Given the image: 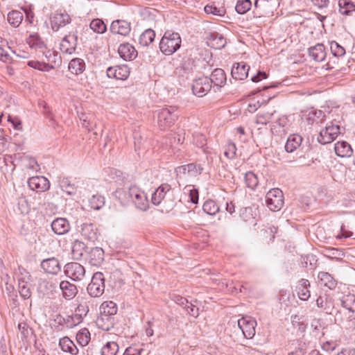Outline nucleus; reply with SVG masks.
Returning <instances> with one entry per match:
<instances>
[{
    "label": "nucleus",
    "instance_id": "1",
    "mask_svg": "<svg viewBox=\"0 0 355 355\" xmlns=\"http://www.w3.org/2000/svg\"><path fill=\"white\" fill-rule=\"evenodd\" d=\"M181 42L179 33L167 31L159 42L160 51L165 55H171L180 49Z\"/></svg>",
    "mask_w": 355,
    "mask_h": 355
},
{
    "label": "nucleus",
    "instance_id": "2",
    "mask_svg": "<svg viewBox=\"0 0 355 355\" xmlns=\"http://www.w3.org/2000/svg\"><path fill=\"white\" fill-rule=\"evenodd\" d=\"M177 107H169L160 110L157 113V124L161 130L171 127L178 117Z\"/></svg>",
    "mask_w": 355,
    "mask_h": 355
},
{
    "label": "nucleus",
    "instance_id": "3",
    "mask_svg": "<svg viewBox=\"0 0 355 355\" xmlns=\"http://www.w3.org/2000/svg\"><path fill=\"white\" fill-rule=\"evenodd\" d=\"M284 194L278 188L270 189L266 196V203L270 210L279 211L284 205Z\"/></svg>",
    "mask_w": 355,
    "mask_h": 355
},
{
    "label": "nucleus",
    "instance_id": "4",
    "mask_svg": "<svg viewBox=\"0 0 355 355\" xmlns=\"http://www.w3.org/2000/svg\"><path fill=\"white\" fill-rule=\"evenodd\" d=\"M340 133V126L331 122V124L326 125L320 131L317 139L321 144H327L335 140Z\"/></svg>",
    "mask_w": 355,
    "mask_h": 355
},
{
    "label": "nucleus",
    "instance_id": "5",
    "mask_svg": "<svg viewBox=\"0 0 355 355\" xmlns=\"http://www.w3.org/2000/svg\"><path fill=\"white\" fill-rule=\"evenodd\" d=\"M105 290L104 276L102 272H96L92 278L90 284L87 286V291L91 297H100Z\"/></svg>",
    "mask_w": 355,
    "mask_h": 355
},
{
    "label": "nucleus",
    "instance_id": "6",
    "mask_svg": "<svg viewBox=\"0 0 355 355\" xmlns=\"http://www.w3.org/2000/svg\"><path fill=\"white\" fill-rule=\"evenodd\" d=\"M128 196L136 207L141 211L148 208V200L146 193L136 186H131L128 189Z\"/></svg>",
    "mask_w": 355,
    "mask_h": 355
},
{
    "label": "nucleus",
    "instance_id": "7",
    "mask_svg": "<svg viewBox=\"0 0 355 355\" xmlns=\"http://www.w3.org/2000/svg\"><path fill=\"white\" fill-rule=\"evenodd\" d=\"M238 327L241 330L244 338L251 339L255 335L257 321L250 316H245L238 320Z\"/></svg>",
    "mask_w": 355,
    "mask_h": 355
},
{
    "label": "nucleus",
    "instance_id": "8",
    "mask_svg": "<svg viewBox=\"0 0 355 355\" xmlns=\"http://www.w3.org/2000/svg\"><path fill=\"white\" fill-rule=\"evenodd\" d=\"M64 273L73 281H81L85 276V269L79 263L70 262L64 266Z\"/></svg>",
    "mask_w": 355,
    "mask_h": 355
},
{
    "label": "nucleus",
    "instance_id": "9",
    "mask_svg": "<svg viewBox=\"0 0 355 355\" xmlns=\"http://www.w3.org/2000/svg\"><path fill=\"white\" fill-rule=\"evenodd\" d=\"M211 88V80L207 76H202L193 80L192 91L198 97L205 96Z\"/></svg>",
    "mask_w": 355,
    "mask_h": 355
},
{
    "label": "nucleus",
    "instance_id": "10",
    "mask_svg": "<svg viewBox=\"0 0 355 355\" xmlns=\"http://www.w3.org/2000/svg\"><path fill=\"white\" fill-rule=\"evenodd\" d=\"M77 223H80V225H78V227L80 228L78 231L83 239L89 241H94L97 239V229L93 223L79 221H77Z\"/></svg>",
    "mask_w": 355,
    "mask_h": 355
},
{
    "label": "nucleus",
    "instance_id": "11",
    "mask_svg": "<svg viewBox=\"0 0 355 355\" xmlns=\"http://www.w3.org/2000/svg\"><path fill=\"white\" fill-rule=\"evenodd\" d=\"M130 23L122 19L113 21L110 27V31L113 35H120L122 36H127L130 33Z\"/></svg>",
    "mask_w": 355,
    "mask_h": 355
},
{
    "label": "nucleus",
    "instance_id": "12",
    "mask_svg": "<svg viewBox=\"0 0 355 355\" xmlns=\"http://www.w3.org/2000/svg\"><path fill=\"white\" fill-rule=\"evenodd\" d=\"M28 184L30 189L37 192H44L50 187V182L44 176H33L28 179Z\"/></svg>",
    "mask_w": 355,
    "mask_h": 355
},
{
    "label": "nucleus",
    "instance_id": "13",
    "mask_svg": "<svg viewBox=\"0 0 355 355\" xmlns=\"http://www.w3.org/2000/svg\"><path fill=\"white\" fill-rule=\"evenodd\" d=\"M106 73L110 78L124 80L129 76L130 69L127 65L110 67L107 68Z\"/></svg>",
    "mask_w": 355,
    "mask_h": 355
},
{
    "label": "nucleus",
    "instance_id": "14",
    "mask_svg": "<svg viewBox=\"0 0 355 355\" xmlns=\"http://www.w3.org/2000/svg\"><path fill=\"white\" fill-rule=\"evenodd\" d=\"M50 21L52 29L57 31L60 27L69 24L71 21V18L65 12H55L51 17Z\"/></svg>",
    "mask_w": 355,
    "mask_h": 355
},
{
    "label": "nucleus",
    "instance_id": "15",
    "mask_svg": "<svg viewBox=\"0 0 355 355\" xmlns=\"http://www.w3.org/2000/svg\"><path fill=\"white\" fill-rule=\"evenodd\" d=\"M77 46V36L75 35H66L60 43V49L63 53L72 54Z\"/></svg>",
    "mask_w": 355,
    "mask_h": 355
},
{
    "label": "nucleus",
    "instance_id": "16",
    "mask_svg": "<svg viewBox=\"0 0 355 355\" xmlns=\"http://www.w3.org/2000/svg\"><path fill=\"white\" fill-rule=\"evenodd\" d=\"M250 70V67L245 62H238L234 64L231 74L233 78L236 80H244L248 76V72Z\"/></svg>",
    "mask_w": 355,
    "mask_h": 355
},
{
    "label": "nucleus",
    "instance_id": "17",
    "mask_svg": "<svg viewBox=\"0 0 355 355\" xmlns=\"http://www.w3.org/2000/svg\"><path fill=\"white\" fill-rule=\"evenodd\" d=\"M51 228L55 234L63 235L69 231L70 225L66 218H58L51 223Z\"/></svg>",
    "mask_w": 355,
    "mask_h": 355
},
{
    "label": "nucleus",
    "instance_id": "18",
    "mask_svg": "<svg viewBox=\"0 0 355 355\" xmlns=\"http://www.w3.org/2000/svg\"><path fill=\"white\" fill-rule=\"evenodd\" d=\"M104 261V251L101 248H93L88 252V261L94 266H99Z\"/></svg>",
    "mask_w": 355,
    "mask_h": 355
},
{
    "label": "nucleus",
    "instance_id": "19",
    "mask_svg": "<svg viewBox=\"0 0 355 355\" xmlns=\"http://www.w3.org/2000/svg\"><path fill=\"white\" fill-rule=\"evenodd\" d=\"M41 266L46 272L53 275L58 273L61 269L58 260L54 257L43 260Z\"/></svg>",
    "mask_w": 355,
    "mask_h": 355
},
{
    "label": "nucleus",
    "instance_id": "20",
    "mask_svg": "<svg viewBox=\"0 0 355 355\" xmlns=\"http://www.w3.org/2000/svg\"><path fill=\"white\" fill-rule=\"evenodd\" d=\"M118 52L121 58L125 60H132L137 55V51L135 47L128 43L122 44L119 46Z\"/></svg>",
    "mask_w": 355,
    "mask_h": 355
},
{
    "label": "nucleus",
    "instance_id": "21",
    "mask_svg": "<svg viewBox=\"0 0 355 355\" xmlns=\"http://www.w3.org/2000/svg\"><path fill=\"white\" fill-rule=\"evenodd\" d=\"M334 151L336 155L340 157H349L353 153L351 145L345 141L336 143Z\"/></svg>",
    "mask_w": 355,
    "mask_h": 355
},
{
    "label": "nucleus",
    "instance_id": "22",
    "mask_svg": "<svg viewBox=\"0 0 355 355\" xmlns=\"http://www.w3.org/2000/svg\"><path fill=\"white\" fill-rule=\"evenodd\" d=\"M60 288L62 291L63 297L67 300L73 299L78 293L77 287L68 281H62L60 283Z\"/></svg>",
    "mask_w": 355,
    "mask_h": 355
},
{
    "label": "nucleus",
    "instance_id": "23",
    "mask_svg": "<svg viewBox=\"0 0 355 355\" xmlns=\"http://www.w3.org/2000/svg\"><path fill=\"white\" fill-rule=\"evenodd\" d=\"M309 56L316 62H322L326 56L325 48L323 44H318L309 49Z\"/></svg>",
    "mask_w": 355,
    "mask_h": 355
},
{
    "label": "nucleus",
    "instance_id": "24",
    "mask_svg": "<svg viewBox=\"0 0 355 355\" xmlns=\"http://www.w3.org/2000/svg\"><path fill=\"white\" fill-rule=\"evenodd\" d=\"M302 137L300 135L293 134L291 135L286 141L285 145V150L288 153H293L295 150L298 147L300 146L302 142Z\"/></svg>",
    "mask_w": 355,
    "mask_h": 355
},
{
    "label": "nucleus",
    "instance_id": "25",
    "mask_svg": "<svg viewBox=\"0 0 355 355\" xmlns=\"http://www.w3.org/2000/svg\"><path fill=\"white\" fill-rule=\"evenodd\" d=\"M324 120L325 114L322 110H310L306 116V121L309 125L322 123Z\"/></svg>",
    "mask_w": 355,
    "mask_h": 355
},
{
    "label": "nucleus",
    "instance_id": "26",
    "mask_svg": "<svg viewBox=\"0 0 355 355\" xmlns=\"http://www.w3.org/2000/svg\"><path fill=\"white\" fill-rule=\"evenodd\" d=\"M114 317L108 316L107 315L100 313L97 318L96 323L97 326L103 331H109L114 326Z\"/></svg>",
    "mask_w": 355,
    "mask_h": 355
},
{
    "label": "nucleus",
    "instance_id": "27",
    "mask_svg": "<svg viewBox=\"0 0 355 355\" xmlns=\"http://www.w3.org/2000/svg\"><path fill=\"white\" fill-rule=\"evenodd\" d=\"M209 78L211 80V85L213 83L216 86L221 87L226 81V75L223 69H215L211 74V78Z\"/></svg>",
    "mask_w": 355,
    "mask_h": 355
},
{
    "label": "nucleus",
    "instance_id": "28",
    "mask_svg": "<svg viewBox=\"0 0 355 355\" xmlns=\"http://www.w3.org/2000/svg\"><path fill=\"white\" fill-rule=\"evenodd\" d=\"M339 12L343 15H351L355 12V3L352 0L338 1Z\"/></svg>",
    "mask_w": 355,
    "mask_h": 355
},
{
    "label": "nucleus",
    "instance_id": "29",
    "mask_svg": "<svg viewBox=\"0 0 355 355\" xmlns=\"http://www.w3.org/2000/svg\"><path fill=\"white\" fill-rule=\"evenodd\" d=\"M59 344L62 351L65 352H69L72 355H76L78 352L76 345L67 337L61 338Z\"/></svg>",
    "mask_w": 355,
    "mask_h": 355
},
{
    "label": "nucleus",
    "instance_id": "30",
    "mask_svg": "<svg viewBox=\"0 0 355 355\" xmlns=\"http://www.w3.org/2000/svg\"><path fill=\"white\" fill-rule=\"evenodd\" d=\"M117 306L116 303L112 301H106L102 303L100 307V313L103 315H108L114 317L117 313Z\"/></svg>",
    "mask_w": 355,
    "mask_h": 355
},
{
    "label": "nucleus",
    "instance_id": "31",
    "mask_svg": "<svg viewBox=\"0 0 355 355\" xmlns=\"http://www.w3.org/2000/svg\"><path fill=\"white\" fill-rule=\"evenodd\" d=\"M69 71L76 75L82 73L85 69V63L83 59H72L69 64Z\"/></svg>",
    "mask_w": 355,
    "mask_h": 355
},
{
    "label": "nucleus",
    "instance_id": "32",
    "mask_svg": "<svg viewBox=\"0 0 355 355\" xmlns=\"http://www.w3.org/2000/svg\"><path fill=\"white\" fill-rule=\"evenodd\" d=\"M318 277L320 280L321 285H323L324 286H326L329 289H333L336 286V281L328 272H319Z\"/></svg>",
    "mask_w": 355,
    "mask_h": 355
},
{
    "label": "nucleus",
    "instance_id": "33",
    "mask_svg": "<svg viewBox=\"0 0 355 355\" xmlns=\"http://www.w3.org/2000/svg\"><path fill=\"white\" fill-rule=\"evenodd\" d=\"M24 19L23 13L19 10H12L7 15L8 22L13 27H18Z\"/></svg>",
    "mask_w": 355,
    "mask_h": 355
},
{
    "label": "nucleus",
    "instance_id": "34",
    "mask_svg": "<svg viewBox=\"0 0 355 355\" xmlns=\"http://www.w3.org/2000/svg\"><path fill=\"white\" fill-rule=\"evenodd\" d=\"M85 248L86 245L83 242L79 240L74 241L71 247V254L73 258L76 260L80 259L83 257Z\"/></svg>",
    "mask_w": 355,
    "mask_h": 355
},
{
    "label": "nucleus",
    "instance_id": "35",
    "mask_svg": "<svg viewBox=\"0 0 355 355\" xmlns=\"http://www.w3.org/2000/svg\"><path fill=\"white\" fill-rule=\"evenodd\" d=\"M341 305L349 312H355V295L354 294L344 295L340 298Z\"/></svg>",
    "mask_w": 355,
    "mask_h": 355
},
{
    "label": "nucleus",
    "instance_id": "36",
    "mask_svg": "<svg viewBox=\"0 0 355 355\" xmlns=\"http://www.w3.org/2000/svg\"><path fill=\"white\" fill-rule=\"evenodd\" d=\"M155 37V31L151 28H148L141 34L139 42L143 46H147L154 41Z\"/></svg>",
    "mask_w": 355,
    "mask_h": 355
},
{
    "label": "nucleus",
    "instance_id": "37",
    "mask_svg": "<svg viewBox=\"0 0 355 355\" xmlns=\"http://www.w3.org/2000/svg\"><path fill=\"white\" fill-rule=\"evenodd\" d=\"M28 282L25 280V277L18 279L19 292L24 299H29L31 296V292L28 286Z\"/></svg>",
    "mask_w": 355,
    "mask_h": 355
},
{
    "label": "nucleus",
    "instance_id": "38",
    "mask_svg": "<svg viewBox=\"0 0 355 355\" xmlns=\"http://www.w3.org/2000/svg\"><path fill=\"white\" fill-rule=\"evenodd\" d=\"M16 209L21 214L29 213L31 210L30 205L24 196L21 195L17 198Z\"/></svg>",
    "mask_w": 355,
    "mask_h": 355
},
{
    "label": "nucleus",
    "instance_id": "39",
    "mask_svg": "<svg viewBox=\"0 0 355 355\" xmlns=\"http://www.w3.org/2000/svg\"><path fill=\"white\" fill-rule=\"evenodd\" d=\"M119 345L116 342H107L102 347L101 353V355H116L119 351Z\"/></svg>",
    "mask_w": 355,
    "mask_h": 355
},
{
    "label": "nucleus",
    "instance_id": "40",
    "mask_svg": "<svg viewBox=\"0 0 355 355\" xmlns=\"http://www.w3.org/2000/svg\"><path fill=\"white\" fill-rule=\"evenodd\" d=\"M202 209L206 214L213 216L219 211V207L215 201L209 200L204 203Z\"/></svg>",
    "mask_w": 355,
    "mask_h": 355
},
{
    "label": "nucleus",
    "instance_id": "41",
    "mask_svg": "<svg viewBox=\"0 0 355 355\" xmlns=\"http://www.w3.org/2000/svg\"><path fill=\"white\" fill-rule=\"evenodd\" d=\"M27 64L30 67L38 69L39 71H49L51 69L54 68L53 65L37 60H30L28 62Z\"/></svg>",
    "mask_w": 355,
    "mask_h": 355
},
{
    "label": "nucleus",
    "instance_id": "42",
    "mask_svg": "<svg viewBox=\"0 0 355 355\" xmlns=\"http://www.w3.org/2000/svg\"><path fill=\"white\" fill-rule=\"evenodd\" d=\"M90 28L97 33H103L107 30V26L103 20L94 19L90 23Z\"/></svg>",
    "mask_w": 355,
    "mask_h": 355
},
{
    "label": "nucleus",
    "instance_id": "43",
    "mask_svg": "<svg viewBox=\"0 0 355 355\" xmlns=\"http://www.w3.org/2000/svg\"><path fill=\"white\" fill-rule=\"evenodd\" d=\"M211 42H212V46L216 49H220L225 46L226 44V40L223 37V35L216 33H212L210 35Z\"/></svg>",
    "mask_w": 355,
    "mask_h": 355
},
{
    "label": "nucleus",
    "instance_id": "44",
    "mask_svg": "<svg viewBox=\"0 0 355 355\" xmlns=\"http://www.w3.org/2000/svg\"><path fill=\"white\" fill-rule=\"evenodd\" d=\"M76 340L83 347L87 345L90 340V333L88 329H81L76 335Z\"/></svg>",
    "mask_w": 355,
    "mask_h": 355
},
{
    "label": "nucleus",
    "instance_id": "45",
    "mask_svg": "<svg viewBox=\"0 0 355 355\" xmlns=\"http://www.w3.org/2000/svg\"><path fill=\"white\" fill-rule=\"evenodd\" d=\"M252 3L250 0H239L235 6V10L239 14H245L251 8Z\"/></svg>",
    "mask_w": 355,
    "mask_h": 355
},
{
    "label": "nucleus",
    "instance_id": "46",
    "mask_svg": "<svg viewBox=\"0 0 355 355\" xmlns=\"http://www.w3.org/2000/svg\"><path fill=\"white\" fill-rule=\"evenodd\" d=\"M60 187L63 191L70 196L75 194L76 192V187L74 184H71L67 178H63L60 181Z\"/></svg>",
    "mask_w": 355,
    "mask_h": 355
},
{
    "label": "nucleus",
    "instance_id": "47",
    "mask_svg": "<svg viewBox=\"0 0 355 355\" xmlns=\"http://www.w3.org/2000/svg\"><path fill=\"white\" fill-rule=\"evenodd\" d=\"M204 10L207 14H212L217 17H223L225 14V9L224 8H217L214 5H207Z\"/></svg>",
    "mask_w": 355,
    "mask_h": 355
},
{
    "label": "nucleus",
    "instance_id": "48",
    "mask_svg": "<svg viewBox=\"0 0 355 355\" xmlns=\"http://www.w3.org/2000/svg\"><path fill=\"white\" fill-rule=\"evenodd\" d=\"M245 182L248 187L254 189L258 184V178L253 172L249 171L245 174Z\"/></svg>",
    "mask_w": 355,
    "mask_h": 355
},
{
    "label": "nucleus",
    "instance_id": "49",
    "mask_svg": "<svg viewBox=\"0 0 355 355\" xmlns=\"http://www.w3.org/2000/svg\"><path fill=\"white\" fill-rule=\"evenodd\" d=\"M203 167L201 164L191 163L187 164V174L190 177H196L202 173Z\"/></svg>",
    "mask_w": 355,
    "mask_h": 355
},
{
    "label": "nucleus",
    "instance_id": "50",
    "mask_svg": "<svg viewBox=\"0 0 355 355\" xmlns=\"http://www.w3.org/2000/svg\"><path fill=\"white\" fill-rule=\"evenodd\" d=\"M27 42L31 46L39 49H42L45 46L44 42L37 33L30 35Z\"/></svg>",
    "mask_w": 355,
    "mask_h": 355
},
{
    "label": "nucleus",
    "instance_id": "51",
    "mask_svg": "<svg viewBox=\"0 0 355 355\" xmlns=\"http://www.w3.org/2000/svg\"><path fill=\"white\" fill-rule=\"evenodd\" d=\"M330 49L332 54L336 57H340L345 54V49L336 41L330 42Z\"/></svg>",
    "mask_w": 355,
    "mask_h": 355
},
{
    "label": "nucleus",
    "instance_id": "52",
    "mask_svg": "<svg viewBox=\"0 0 355 355\" xmlns=\"http://www.w3.org/2000/svg\"><path fill=\"white\" fill-rule=\"evenodd\" d=\"M89 202L92 209H99L104 205V198L100 195H94Z\"/></svg>",
    "mask_w": 355,
    "mask_h": 355
},
{
    "label": "nucleus",
    "instance_id": "53",
    "mask_svg": "<svg viewBox=\"0 0 355 355\" xmlns=\"http://www.w3.org/2000/svg\"><path fill=\"white\" fill-rule=\"evenodd\" d=\"M240 216L245 222L253 223L254 217L252 214V210L250 207H244L240 211Z\"/></svg>",
    "mask_w": 355,
    "mask_h": 355
},
{
    "label": "nucleus",
    "instance_id": "54",
    "mask_svg": "<svg viewBox=\"0 0 355 355\" xmlns=\"http://www.w3.org/2000/svg\"><path fill=\"white\" fill-rule=\"evenodd\" d=\"M75 312H76V313H79L80 315L85 317L89 312L88 302L83 298L81 299Z\"/></svg>",
    "mask_w": 355,
    "mask_h": 355
},
{
    "label": "nucleus",
    "instance_id": "55",
    "mask_svg": "<svg viewBox=\"0 0 355 355\" xmlns=\"http://www.w3.org/2000/svg\"><path fill=\"white\" fill-rule=\"evenodd\" d=\"M20 337L22 340L26 339L30 335L32 334V329L28 327L26 323H19L18 324Z\"/></svg>",
    "mask_w": 355,
    "mask_h": 355
},
{
    "label": "nucleus",
    "instance_id": "56",
    "mask_svg": "<svg viewBox=\"0 0 355 355\" xmlns=\"http://www.w3.org/2000/svg\"><path fill=\"white\" fill-rule=\"evenodd\" d=\"M272 115V112H268L263 114H259L257 116L256 123L257 124L266 125L271 121Z\"/></svg>",
    "mask_w": 355,
    "mask_h": 355
},
{
    "label": "nucleus",
    "instance_id": "57",
    "mask_svg": "<svg viewBox=\"0 0 355 355\" xmlns=\"http://www.w3.org/2000/svg\"><path fill=\"white\" fill-rule=\"evenodd\" d=\"M45 56L47 58V61L55 64H59L61 62V58L58 53L52 51H48L45 53Z\"/></svg>",
    "mask_w": 355,
    "mask_h": 355
},
{
    "label": "nucleus",
    "instance_id": "58",
    "mask_svg": "<svg viewBox=\"0 0 355 355\" xmlns=\"http://www.w3.org/2000/svg\"><path fill=\"white\" fill-rule=\"evenodd\" d=\"M40 286L41 287H44L45 290L43 291L45 294L51 293L56 288V286L54 283L46 280L42 281Z\"/></svg>",
    "mask_w": 355,
    "mask_h": 355
},
{
    "label": "nucleus",
    "instance_id": "59",
    "mask_svg": "<svg viewBox=\"0 0 355 355\" xmlns=\"http://www.w3.org/2000/svg\"><path fill=\"white\" fill-rule=\"evenodd\" d=\"M206 138L203 135L196 134L193 135V142L198 147L202 148L206 145Z\"/></svg>",
    "mask_w": 355,
    "mask_h": 355
},
{
    "label": "nucleus",
    "instance_id": "60",
    "mask_svg": "<svg viewBox=\"0 0 355 355\" xmlns=\"http://www.w3.org/2000/svg\"><path fill=\"white\" fill-rule=\"evenodd\" d=\"M164 196L155 190L152 194L151 202L155 205H158L161 203L162 200L164 198Z\"/></svg>",
    "mask_w": 355,
    "mask_h": 355
},
{
    "label": "nucleus",
    "instance_id": "61",
    "mask_svg": "<svg viewBox=\"0 0 355 355\" xmlns=\"http://www.w3.org/2000/svg\"><path fill=\"white\" fill-rule=\"evenodd\" d=\"M236 148L234 144H229L225 152V155L229 159H233L236 156Z\"/></svg>",
    "mask_w": 355,
    "mask_h": 355
},
{
    "label": "nucleus",
    "instance_id": "62",
    "mask_svg": "<svg viewBox=\"0 0 355 355\" xmlns=\"http://www.w3.org/2000/svg\"><path fill=\"white\" fill-rule=\"evenodd\" d=\"M175 173L178 178L182 179L188 176L187 164L180 166L175 168Z\"/></svg>",
    "mask_w": 355,
    "mask_h": 355
},
{
    "label": "nucleus",
    "instance_id": "63",
    "mask_svg": "<svg viewBox=\"0 0 355 355\" xmlns=\"http://www.w3.org/2000/svg\"><path fill=\"white\" fill-rule=\"evenodd\" d=\"M0 60L5 63H10L12 58L4 49L0 46Z\"/></svg>",
    "mask_w": 355,
    "mask_h": 355
},
{
    "label": "nucleus",
    "instance_id": "64",
    "mask_svg": "<svg viewBox=\"0 0 355 355\" xmlns=\"http://www.w3.org/2000/svg\"><path fill=\"white\" fill-rule=\"evenodd\" d=\"M143 351V349H137L133 346L128 347L125 350L123 355H140L141 352Z\"/></svg>",
    "mask_w": 355,
    "mask_h": 355
}]
</instances>
